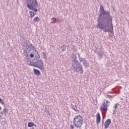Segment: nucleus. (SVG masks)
<instances>
[{"instance_id": "obj_7", "label": "nucleus", "mask_w": 129, "mask_h": 129, "mask_svg": "<svg viewBox=\"0 0 129 129\" xmlns=\"http://www.w3.org/2000/svg\"><path fill=\"white\" fill-rule=\"evenodd\" d=\"M110 123H111V120L110 119H107L104 123V128H108Z\"/></svg>"}, {"instance_id": "obj_4", "label": "nucleus", "mask_w": 129, "mask_h": 129, "mask_svg": "<svg viewBox=\"0 0 129 129\" xmlns=\"http://www.w3.org/2000/svg\"><path fill=\"white\" fill-rule=\"evenodd\" d=\"M84 123L83 118L80 115H77L74 117L73 120V124L76 127H81Z\"/></svg>"}, {"instance_id": "obj_28", "label": "nucleus", "mask_w": 129, "mask_h": 129, "mask_svg": "<svg viewBox=\"0 0 129 129\" xmlns=\"http://www.w3.org/2000/svg\"><path fill=\"white\" fill-rule=\"evenodd\" d=\"M49 115H51V114L49 113Z\"/></svg>"}, {"instance_id": "obj_21", "label": "nucleus", "mask_w": 129, "mask_h": 129, "mask_svg": "<svg viewBox=\"0 0 129 129\" xmlns=\"http://www.w3.org/2000/svg\"><path fill=\"white\" fill-rule=\"evenodd\" d=\"M8 109H7V108H5L3 110V113H4V114H7V113H8Z\"/></svg>"}, {"instance_id": "obj_29", "label": "nucleus", "mask_w": 129, "mask_h": 129, "mask_svg": "<svg viewBox=\"0 0 129 129\" xmlns=\"http://www.w3.org/2000/svg\"><path fill=\"white\" fill-rule=\"evenodd\" d=\"M79 56H80V54H79Z\"/></svg>"}, {"instance_id": "obj_23", "label": "nucleus", "mask_w": 129, "mask_h": 129, "mask_svg": "<svg viewBox=\"0 0 129 129\" xmlns=\"http://www.w3.org/2000/svg\"><path fill=\"white\" fill-rule=\"evenodd\" d=\"M118 103H117V104H114V106H113V109H114V110H115V109H116V108H117V105H118Z\"/></svg>"}, {"instance_id": "obj_26", "label": "nucleus", "mask_w": 129, "mask_h": 129, "mask_svg": "<svg viewBox=\"0 0 129 129\" xmlns=\"http://www.w3.org/2000/svg\"><path fill=\"white\" fill-rule=\"evenodd\" d=\"M70 128L71 129H74V125H73V124H71Z\"/></svg>"}, {"instance_id": "obj_3", "label": "nucleus", "mask_w": 129, "mask_h": 129, "mask_svg": "<svg viewBox=\"0 0 129 129\" xmlns=\"http://www.w3.org/2000/svg\"><path fill=\"white\" fill-rule=\"evenodd\" d=\"M27 3V7L31 11L38 12V2L37 0H26Z\"/></svg>"}, {"instance_id": "obj_22", "label": "nucleus", "mask_w": 129, "mask_h": 129, "mask_svg": "<svg viewBox=\"0 0 129 129\" xmlns=\"http://www.w3.org/2000/svg\"><path fill=\"white\" fill-rule=\"evenodd\" d=\"M27 62L28 64V65H32V62H31V58L27 59Z\"/></svg>"}, {"instance_id": "obj_8", "label": "nucleus", "mask_w": 129, "mask_h": 129, "mask_svg": "<svg viewBox=\"0 0 129 129\" xmlns=\"http://www.w3.org/2000/svg\"><path fill=\"white\" fill-rule=\"evenodd\" d=\"M80 62L83 63L84 66L85 67H89V63L87 62V60L85 58H82L80 59Z\"/></svg>"}, {"instance_id": "obj_5", "label": "nucleus", "mask_w": 129, "mask_h": 129, "mask_svg": "<svg viewBox=\"0 0 129 129\" xmlns=\"http://www.w3.org/2000/svg\"><path fill=\"white\" fill-rule=\"evenodd\" d=\"M110 102L108 100H106L102 103V105L100 106L101 109L104 111H107V108L109 106Z\"/></svg>"}, {"instance_id": "obj_9", "label": "nucleus", "mask_w": 129, "mask_h": 129, "mask_svg": "<svg viewBox=\"0 0 129 129\" xmlns=\"http://www.w3.org/2000/svg\"><path fill=\"white\" fill-rule=\"evenodd\" d=\"M100 119H101L100 114H99V113H97L96 115V122L97 124L100 123Z\"/></svg>"}, {"instance_id": "obj_20", "label": "nucleus", "mask_w": 129, "mask_h": 129, "mask_svg": "<svg viewBox=\"0 0 129 129\" xmlns=\"http://www.w3.org/2000/svg\"><path fill=\"white\" fill-rule=\"evenodd\" d=\"M26 57H28V56H30L31 58H34V54L30 53V54L27 53L26 55Z\"/></svg>"}, {"instance_id": "obj_2", "label": "nucleus", "mask_w": 129, "mask_h": 129, "mask_svg": "<svg viewBox=\"0 0 129 129\" xmlns=\"http://www.w3.org/2000/svg\"><path fill=\"white\" fill-rule=\"evenodd\" d=\"M72 62L74 71L76 72H80L81 74H82L83 73L82 66L79 62H78V60H77V56H76V54H72Z\"/></svg>"}, {"instance_id": "obj_18", "label": "nucleus", "mask_w": 129, "mask_h": 129, "mask_svg": "<svg viewBox=\"0 0 129 129\" xmlns=\"http://www.w3.org/2000/svg\"><path fill=\"white\" fill-rule=\"evenodd\" d=\"M41 55L42 56H43L44 59H45V60H47V56L46 55V53H45V52H42Z\"/></svg>"}, {"instance_id": "obj_1", "label": "nucleus", "mask_w": 129, "mask_h": 129, "mask_svg": "<svg viewBox=\"0 0 129 129\" xmlns=\"http://www.w3.org/2000/svg\"><path fill=\"white\" fill-rule=\"evenodd\" d=\"M97 28L99 30H103L105 33L113 34L112 18L109 13L104 10V8L102 5L100 7V13L99 14Z\"/></svg>"}, {"instance_id": "obj_15", "label": "nucleus", "mask_w": 129, "mask_h": 129, "mask_svg": "<svg viewBox=\"0 0 129 129\" xmlns=\"http://www.w3.org/2000/svg\"><path fill=\"white\" fill-rule=\"evenodd\" d=\"M29 15H30V18H33V17L35 16V13H34V12L33 11H30L29 12Z\"/></svg>"}, {"instance_id": "obj_14", "label": "nucleus", "mask_w": 129, "mask_h": 129, "mask_svg": "<svg viewBox=\"0 0 129 129\" xmlns=\"http://www.w3.org/2000/svg\"><path fill=\"white\" fill-rule=\"evenodd\" d=\"M28 126L29 127H32V126H35V123L32 122H30L28 124Z\"/></svg>"}, {"instance_id": "obj_19", "label": "nucleus", "mask_w": 129, "mask_h": 129, "mask_svg": "<svg viewBox=\"0 0 129 129\" xmlns=\"http://www.w3.org/2000/svg\"><path fill=\"white\" fill-rule=\"evenodd\" d=\"M71 108H73V109H74V110H75V111H77V107H76V105L73 106L72 105H71Z\"/></svg>"}, {"instance_id": "obj_10", "label": "nucleus", "mask_w": 129, "mask_h": 129, "mask_svg": "<svg viewBox=\"0 0 129 129\" xmlns=\"http://www.w3.org/2000/svg\"><path fill=\"white\" fill-rule=\"evenodd\" d=\"M29 49H30V50H33V53H35V55H37L38 54V51L35 49V47L32 46V47H29Z\"/></svg>"}, {"instance_id": "obj_6", "label": "nucleus", "mask_w": 129, "mask_h": 129, "mask_svg": "<svg viewBox=\"0 0 129 129\" xmlns=\"http://www.w3.org/2000/svg\"><path fill=\"white\" fill-rule=\"evenodd\" d=\"M37 67L40 69V70H43L44 69V62L42 59L39 60L36 64Z\"/></svg>"}, {"instance_id": "obj_11", "label": "nucleus", "mask_w": 129, "mask_h": 129, "mask_svg": "<svg viewBox=\"0 0 129 129\" xmlns=\"http://www.w3.org/2000/svg\"><path fill=\"white\" fill-rule=\"evenodd\" d=\"M98 50H99L100 51H98V55H99L100 57H102V56H103V55L104 54V53H103V50L100 49H99Z\"/></svg>"}, {"instance_id": "obj_25", "label": "nucleus", "mask_w": 129, "mask_h": 129, "mask_svg": "<svg viewBox=\"0 0 129 129\" xmlns=\"http://www.w3.org/2000/svg\"><path fill=\"white\" fill-rule=\"evenodd\" d=\"M106 98H109V99H110V98H111L112 97L111 96H109V95H106Z\"/></svg>"}, {"instance_id": "obj_30", "label": "nucleus", "mask_w": 129, "mask_h": 129, "mask_svg": "<svg viewBox=\"0 0 129 129\" xmlns=\"http://www.w3.org/2000/svg\"><path fill=\"white\" fill-rule=\"evenodd\" d=\"M1 98H0V100H1Z\"/></svg>"}, {"instance_id": "obj_24", "label": "nucleus", "mask_w": 129, "mask_h": 129, "mask_svg": "<svg viewBox=\"0 0 129 129\" xmlns=\"http://www.w3.org/2000/svg\"><path fill=\"white\" fill-rule=\"evenodd\" d=\"M0 103H1V104H3V105H5V102H4L3 100H2V99H1Z\"/></svg>"}, {"instance_id": "obj_27", "label": "nucleus", "mask_w": 129, "mask_h": 129, "mask_svg": "<svg viewBox=\"0 0 129 129\" xmlns=\"http://www.w3.org/2000/svg\"><path fill=\"white\" fill-rule=\"evenodd\" d=\"M1 109H2V107H0V110H1Z\"/></svg>"}, {"instance_id": "obj_13", "label": "nucleus", "mask_w": 129, "mask_h": 129, "mask_svg": "<svg viewBox=\"0 0 129 129\" xmlns=\"http://www.w3.org/2000/svg\"><path fill=\"white\" fill-rule=\"evenodd\" d=\"M60 50L61 51H62V52H65V51H66V46L65 45H62L60 47Z\"/></svg>"}, {"instance_id": "obj_17", "label": "nucleus", "mask_w": 129, "mask_h": 129, "mask_svg": "<svg viewBox=\"0 0 129 129\" xmlns=\"http://www.w3.org/2000/svg\"><path fill=\"white\" fill-rule=\"evenodd\" d=\"M56 21H57V19H56V18L53 17L51 19V23L52 24H55L56 23Z\"/></svg>"}, {"instance_id": "obj_12", "label": "nucleus", "mask_w": 129, "mask_h": 129, "mask_svg": "<svg viewBox=\"0 0 129 129\" xmlns=\"http://www.w3.org/2000/svg\"><path fill=\"white\" fill-rule=\"evenodd\" d=\"M34 72L35 74H36L37 75H40L41 74V72H40V71L38 70H34Z\"/></svg>"}, {"instance_id": "obj_16", "label": "nucleus", "mask_w": 129, "mask_h": 129, "mask_svg": "<svg viewBox=\"0 0 129 129\" xmlns=\"http://www.w3.org/2000/svg\"><path fill=\"white\" fill-rule=\"evenodd\" d=\"M38 21H40V18H39V17H35L33 20V22H34V23H37V22Z\"/></svg>"}]
</instances>
